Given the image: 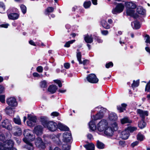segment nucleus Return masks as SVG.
Segmentation results:
<instances>
[{"instance_id":"nucleus-1","label":"nucleus","mask_w":150,"mask_h":150,"mask_svg":"<svg viewBox=\"0 0 150 150\" xmlns=\"http://www.w3.org/2000/svg\"><path fill=\"white\" fill-rule=\"evenodd\" d=\"M31 131L29 129L24 130L23 134L25 137L23 139V141L26 144L24 147L28 150H34V147L31 142L33 141L35 136L31 134Z\"/></svg>"},{"instance_id":"nucleus-2","label":"nucleus","mask_w":150,"mask_h":150,"mask_svg":"<svg viewBox=\"0 0 150 150\" xmlns=\"http://www.w3.org/2000/svg\"><path fill=\"white\" fill-rule=\"evenodd\" d=\"M125 5L126 8V13L127 15L134 18L138 17V15L134 13L135 9L137 7L135 3L131 1L126 2L125 3Z\"/></svg>"},{"instance_id":"nucleus-3","label":"nucleus","mask_w":150,"mask_h":150,"mask_svg":"<svg viewBox=\"0 0 150 150\" xmlns=\"http://www.w3.org/2000/svg\"><path fill=\"white\" fill-rule=\"evenodd\" d=\"M13 142L11 140H6L5 142H0V150H17L13 147Z\"/></svg>"},{"instance_id":"nucleus-4","label":"nucleus","mask_w":150,"mask_h":150,"mask_svg":"<svg viewBox=\"0 0 150 150\" xmlns=\"http://www.w3.org/2000/svg\"><path fill=\"white\" fill-rule=\"evenodd\" d=\"M111 127H108L104 131V134L107 137H111L114 132L117 129V124L116 122H114L111 125Z\"/></svg>"},{"instance_id":"nucleus-5","label":"nucleus","mask_w":150,"mask_h":150,"mask_svg":"<svg viewBox=\"0 0 150 150\" xmlns=\"http://www.w3.org/2000/svg\"><path fill=\"white\" fill-rule=\"evenodd\" d=\"M97 109H100V111L96 115L93 116V118L92 120L94 121L103 118V117L105 112L106 109L101 107L100 106H99L96 107L95 108V110L97 111Z\"/></svg>"},{"instance_id":"nucleus-6","label":"nucleus","mask_w":150,"mask_h":150,"mask_svg":"<svg viewBox=\"0 0 150 150\" xmlns=\"http://www.w3.org/2000/svg\"><path fill=\"white\" fill-rule=\"evenodd\" d=\"M108 123L106 120H101L97 124V127L98 130L102 132L108 127Z\"/></svg>"},{"instance_id":"nucleus-7","label":"nucleus","mask_w":150,"mask_h":150,"mask_svg":"<svg viewBox=\"0 0 150 150\" xmlns=\"http://www.w3.org/2000/svg\"><path fill=\"white\" fill-rule=\"evenodd\" d=\"M124 8V4L122 3L118 4L115 8L112 10V13L113 14H117L120 13L123 11Z\"/></svg>"},{"instance_id":"nucleus-8","label":"nucleus","mask_w":150,"mask_h":150,"mask_svg":"<svg viewBox=\"0 0 150 150\" xmlns=\"http://www.w3.org/2000/svg\"><path fill=\"white\" fill-rule=\"evenodd\" d=\"M86 79L88 82L92 83H96L99 81L95 74H89L86 77Z\"/></svg>"},{"instance_id":"nucleus-9","label":"nucleus","mask_w":150,"mask_h":150,"mask_svg":"<svg viewBox=\"0 0 150 150\" xmlns=\"http://www.w3.org/2000/svg\"><path fill=\"white\" fill-rule=\"evenodd\" d=\"M48 130L52 132L56 131L57 128V124L53 121H49L47 126H46Z\"/></svg>"},{"instance_id":"nucleus-10","label":"nucleus","mask_w":150,"mask_h":150,"mask_svg":"<svg viewBox=\"0 0 150 150\" xmlns=\"http://www.w3.org/2000/svg\"><path fill=\"white\" fill-rule=\"evenodd\" d=\"M6 102L9 106L12 107H16L18 105L16 100L14 97L8 98L6 99Z\"/></svg>"},{"instance_id":"nucleus-11","label":"nucleus","mask_w":150,"mask_h":150,"mask_svg":"<svg viewBox=\"0 0 150 150\" xmlns=\"http://www.w3.org/2000/svg\"><path fill=\"white\" fill-rule=\"evenodd\" d=\"M35 144L36 146L40 149H44L45 148L44 143L40 137H38L35 139Z\"/></svg>"},{"instance_id":"nucleus-12","label":"nucleus","mask_w":150,"mask_h":150,"mask_svg":"<svg viewBox=\"0 0 150 150\" xmlns=\"http://www.w3.org/2000/svg\"><path fill=\"white\" fill-rule=\"evenodd\" d=\"M62 140L65 142H68L71 140V134L69 132H65L63 134Z\"/></svg>"},{"instance_id":"nucleus-13","label":"nucleus","mask_w":150,"mask_h":150,"mask_svg":"<svg viewBox=\"0 0 150 150\" xmlns=\"http://www.w3.org/2000/svg\"><path fill=\"white\" fill-rule=\"evenodd\" d=\"M2 126L3 127H4L9 130H10L12 129V127L9 121L6 119L2 122Z\"/></svg>"},{"instance_id":"nucleus-14","label":"nucleus","mask_w":150,"mask_h":150,"mask_svg":"<svg viewBox=\"0 0 150 150\" xmlns=\"http://www.w3.org/2000/svg\"><path fill=\"white\" fill-rule=\"evenodd\" d=\"M137 113L139 114L142 120H144L146 116L148 115V112L147 111L143 110L140 109H138L137 111Z\"/></svg>"},{"instance_id":"nucleus-15","label":"nucleus","mask_w":150,"mask_h":150,"mask_svg":"<svg viewBox=\"0 0 150 150\" xmlns=\"http://www.w3.org/2000/svg\"><path fill=\"white\" fill-rule=\"evenodd\" d=\"M42 127L41 126H37L35 127L33 131L34 133L38 135L42 134Z\"/></svg>"},{"instance_id":"nucleus-16","label":"nucleus","mask_w":150,"mask_h":150,"mask_svg":"<svg viewBox=\"0 0 150 150\" xmlns=\"http://www.w3.org/2000/svg\"><path fill=\"white\" fill-rule=\"evenodd\" d=\"M129 136V132L125 129L124 131H122L121 133V137L124 139H126L128 138Z\"/></svg>"},{"instance_id":"nucleus-17","label":"nucleus","mask_w":150,"mask_h":150,"mask_svg":"<svg viewBox=\"0 0 150 150\" xmlns=\"http://www.w3.org/2000/svg\"><path fill=\"white\" fill-rule=\"evenodd\" d=\"M19 16V14L17 13H11L8 15L9 19L11 20H15L17 19Z\"/></svg>"},{"instance_id":"nucleus-18","label":"nucleus","mask_w":150,"mask_h":150,"mask_svg":"<svg viewBox=\"0 0 150 150\" xmlns=\"http://www.w3.org/2000/svg\"><path fill=\"white\" fill-rule=\"evenodd\" d=\"M117 115L114 113H110L109 115V119L110 121H113V123L116 122L115 121L117 120Z\"/></svg>"},{"instance_id":"nucleus-19","label":"nucleus","mask_w":150,"mask_h":150,"mask_svg":"<svg viewBox=\"0 0 150 150\" xmlns=\"http://www.w3.org/2000/svg\"><path fill=\"white\" fill-rule=\"evenodd\" d=\"M40 119L42 124L44 127H46L49 122L48 117L46 116H42L41 117Z\"/></svg>"},{"instance_id":"nucleus-20","label":"nucleus","mask_w":150,"mask_h":150,"mask_svg":"<svg viewBox=\"0 0 150 150\" xmlns=\"http://www.w3.org/2000/svg\"><path fill=\"white\" fill-rule=\"evenodd\" d=\"M57 127L61 130L67 131L69 130V128L67 127L60 122L58 123Z\"/></svg>"},{"instance_id":"nucleus-21","label":"nucleus","mask_w":150,"mask_h":150,"mask_svg":"<svg viewBox=\"0 0 150 150\" xmlns=\"http://www.w3.org/2000/svg\"><path fill=\"white\" fill-rule=\"evenodd\" d=\"M57 89V86L54 85L50 86L48 89V91L51 93H53L55 92Z\"/></svg>"},{"instance_id":"nucleus-22","label":"nucleus","mask_w":150,"mask_h":150,"mask_svg":"<svg viewBox=\"0 0 150 150\" xmlns=\"http://www.w3.org/2000/svg\"><path fill=\"white\" fill-rule=\"evenodd\" d=\"M131 25L133 29H137L141 27L140 23L137 21H135L132 23Z\"/></svg>"},{"instance_id":"nucleus-23","label":"nucleus","mask_w":150,"mask_h":150,"mask_svg":"<svg viewBox=\"0 0 150 150\" xmlns=\"http://www.w3.org/2000/svg\"><path fill=\"white\" fill-rule=\"evenodd\" d=\"M89 126L90 129L92 131H94L96 129V126L95 124L94 120H92L89 123Z\"/></svg>"},{"instance_id":"nucleus-24","label":"nucleus","mask_w":150,"mask_h":150,"mask_svg":"<svg viewBox=\"0 0 150 150\" xmlns=\"http://www.w3.org/2000/svg\"><path fill=\"white\" fill-rule=\"evenodd\" d=\"M101 24L102 26L106 29H108L110 28V25L108 24L107 21L104 20H102L101 21Z\"/></svg>"},{"instance_id":"nucleus-25","label":"nucleus","mask_w":150,"mask_h":150,"mask_svg":"<svg viewBox=\"0 0 150 150\" xmlns=\"http://www.w3.org/2000/svg\"><path fill=\"white\" fill-rule=\"evenodd\" d=\"M127 105L125 103H122L121 104V106H117V109L120 112H123L124 110H125Z\"/></svg>"},{"instance_id":"nucleus-26","label":"nucleus","mask_w":150,"mask_h":150,"mask_svg":"<svg viewBox=\"0 0 150 150\" xmlns=\"http://www.w3.org/2000/svg\"><path fill=\"white\" fill-rule=\"evenodd\" d=\"M137 11L139 14L143 15H144L146 12L145 10L141 6L138 7L137 9Z\"/></svg>"},{"instance_id":"nucleus-27","label":"nucleus","mask_w":150,"mask_h":150,"mask_svg":"<svg viewBox=\"0 0 150 150\" xmlns=\"http://www.w3.org/2000/svg\"><path fill=\"white\" fill-rule=\"evenodd\" d=\"M5 111L6 113L8 115H10L13 113L12 108L9 106L7 107L5 110Z\"/></svg>"},{"instance_id":"nucleus-28","label":"nucleus","mask_w":150,"mask_h":150,"mask_svg":"<svg viewBox=\"0 0 150 150\" xmlns=\"http://www.w3.org/2000/svg\"><path fill=\"white\" fill-rule=\"evenodd\" d=\"M84 147L87 150H94V145L93 144L86 145Z\"/></svg>"},{"instance_id":"nucleus-29","label":"nucleus","mask_w":150,"mask_h":150,"mask_svg":"<svg viewBox=\"0 0 150 150\" xmlns=\"http://www.w3.org/2000/svg\"><path fill=\"white\" fill-rule=\"evenodd\" d=\"M121 122L122 124H124L126 123H131L132 121L130 120L128 117H125L121 120Z\"/></svg>"},{"instance_id":"nucleus-30","label":"nucleus","mask_w":150,"mask_h":150,"mask_svg":"<svg viewBox=\"0 0 150 150\" xmlns=\"http://www.w3.org/2000/svg\"><path fill=\"white\" fill-rule=\"evenodd\" d=\"M146 123L144 122V120H142L138 123V126L141 129L144 128L146 126Z\"/></svg>"},{"instance_id":"nucleus-31","label":"nucleus","mask_w":150,"mask_h":150,"mask_svg":"<svg viewBox=\"0 0 150 150\" xmlns=\"http://www.w3.org/2000/svg\"><path fill=\"white\" fill-rule=\"evenodd\" d=\"M91 5V2L90 1H86L83 3V6L85 8H88L90 7Z\"/></svg>"},{"instance_id":"nucleus-32","label":"nucleus","mask_w":150,"mask_h":150,"mask_svg":"<svg viewBox=\"0 0 150 150\" xmlns=\"http://www.w3.org/2000/svg\"><path fill=\"white\" fill-rule=\"evenodd\" d=\"M97 146L98 149H103L105 145L103 143L98 140L97 142Z\"/></svg>"},{"instance_id":"nucleus-33","label":"nucleus","mask_w":150,"mask_h":150,"mask_svg":"<svg viewBox=\"0 0 150 150\" xmlns=\"http://www.w3.org/2000/svg\"><path fill=\"white\" fill-rule=\"evenodd\" d=\"M54 10V8L53 7H49L46 9L45 13L46 14H47L49 13L53 12Z\"/></svg>"},{"instance_id":"nucleus-34","label":"nucleus","mask_w":150,"mask_h":150,"mask_svg":"<svg viewBox=\"0 0 150 150\" xmlns=\"http://www.w3.org/2000/svg\"><path fill=\"white\" fill-rule=\"evenodd\" d=\"M129 132H132L136 130L137 128L135 127L129 126L126 128Z\"/></svg>"},{"instance_id":"nucleus-35","label":"nucleus","mask_w":150,"mask_h":150,"mask_svg":"<svg viewBox=\"0 0 150 150\" xmlns=\"http://www.w3.org/2000/svg\"><path fill=\"white\" fill-rule=\"evenodd\" d=\"M76 57L79 64H82V62L81 60V55L80 52H77Z\"/></svg>"},{"instance_id":"nucleus-36","label":"nucleus","mask_w":150,"mask_h":150,"mask_svg":"<svg viewBox=\"0 0 150 150\" xmlns=\"http://www.w3.org/2000/svg\"><path fill=\"white\" fill-rule=\"evenodd\" d=\"M22 134V131L20 128H18L17 131L13 133V134L15 136H19Z\"/></svg>"},{"instance_id":"nucleus-37","label":"nucleus","mask_w":150,"mask_h":150,"mask_svg":"<svg viewBox=\"0 0 150 150\" xmlns=\"http://www.w3.org/2000/svg\"><path fill=\"white\" fill-rule=\"evenodd\" d=\"M28 118L30 121H31L35 123L36 121V118L35 117L32 116L29 114L28 115Z\"/></svg>"},{"instance_id":"nucleus-38","label":"nucleus","mask_w":150,"mask_h":150,"mask_svg":"<svg viewBox=\"0 0 150 150\" xmlns=\"http://www.w3.org/2000/svg\"><path fill=\"white\" fill-rule=\"evenodd\" d=\"M5 8L4 4L2 2H0V12L3 13Z\"/></svg>"},{"instance_id":"nucleus-39","label":"nucleus","mask_w":150,"mask_h":150,"mask_svg":"<svg viewBox=\"0 0 150 150\" xmlns=\"http://www.w3.org/2000/svg\"><path fill=\"white\" fill-rule=\"evenodd\" d=\"M70 146L67 144H63L62 146V149L63 150H70Z\"/></svg>"},{"instance_id":"nucleus-40","label":"nucleus","mask_w":150,"mask_h":150,"mask_svg":"<svg viewBox=\"0 0 150 150\" xmlns=\"http://www.w3.org/2000/svg\"><path fill=\"white\" fill-rule=\"evenodd\" d=\"M40 86L42 88H46L47 86V83L45 80L43 81L40 82Z\"/></svg>"},{"instance_id":"nucleus-41","label":"nucleus","mask_w":150,"mask_h":150,"mask_svg":"<svg viewBox=\"0 0 150 150\" xmlns=\"http://www.w3.org/2000/svg\"><path fill=\"white\" fill-rule=\"evenodd\" d=\"M21 10L23 14H25L26 12V7L24 5L22 4L20 6Z\"/></svg>"},{"instance_id":"nucleus-42","label":"nucleus","mask_w":150,"mask_h":150,"mask_svg":"<svg viewBox=\"0 0 150 150\" xmlns=\"http://www.w3.org/2000/svg\"><path fill=\"white\" fill-rule=\"evenodd\" d=\"M13 121L16 124L18 125H20L21 124V120L19 117H17L16 118H14Z\"/></svg>"},{"instance_id":"nucleus-43","label":"nucleus","mask_w":150,"mask_h":150,"mask_svg":"<svg viewBox=\"0 0 150 150\" xmlns=\"http://www.w3.org/2000/svg\"><path fill=\"white\" fill-rule=\"evenodd\" d=\"M139 84V80H138L136 81H133V83L132 85V86L133 88L137 87Z\"/></svg>"},{"instance_id":"nucleus-44","label":"nucleus","mask_w":150,"mask_h":150,"mask_svg":"<svg viewBox=\"0 0 150 150\" xmlns=\"http://www.w3.org/2000/svg\"><path fill=\"white\" fill-rule=\"evenodd\" d=\"M75 41V40H72L67 42L64 45V46L67 47H69L70 46V44L73 43Z\"/></svg>"},{"instance_id":"nucleus-45","label":"nucleus","mask_w":150,"mask_h":150,"mask_svg":"<svg viewBox=\"0 0 150 150\" xmlns=\"http://www.w3.org/2000/svg\"><path fill=\"white\" fill-rule=\"evenodd\" d=\"M144 137V136L140 133H138L137 137V139L140 141L143 140Z\"/></svg>"},{"instance_id":"nucleus-46","label":"nucleus","mask_w":150,"mask_h":150,"mask_svg":"<svg viewBox=\"0 0 150 150\" xmlns=\"http://www.w3.org/2000/svg\"><path fill=\"white\" fill-rule=\"evenodd\" d=\"M36 70L39 73H42L43 71V68L42 66H39L37 67Z\"/></svg>"},{"instance_id":"nucleus-47","label":"nucleus","mask_w":150,"mask_h":150,"mask_svg":"<svg viewBox=\"0 0 150 150\" xmlns=\"http://www.w3.org/2000/svg\"><path fill=\"white\" fill-rule=\"evenodd\" d=\"M27 123L28 126L30 127H32L34 125L35 123L29 120L27 121Z\"/></svg>"},{"instance_id":"nucleus-48","label":"nucleus","mask_w":150,"mask_h":150,"mask_svg":"<svg viewBox=\"0 0 150 150\" xmlns=\"http://www.w3.org/2000/svg\"><path fill=\"white\" fill-rule=\"evenodd\" d=\"M0 101L2 103H4L5 102V96L4 95L0 96Z\"/></svg>"},{"instance_id":"nucleus-49","label":"nucleus","mask_w":150,"mask_h":150,"mask_svg":"<svg viewBox=\"0 0 150 150\" xmlns=\"http://www.w3.org/2000/svg\"><path fill=\"white\" fill-rule=\"evenodd\" d=\"M85 40L87 43H91L93 41L92 38H85Z\"/></svg>"},{"instance_id":"nucleus-50","label":"nucleus","mask_w":150,"mask_h":150,"mask_svg":"<svg viewBox=\"0 0 150 150\" xmlns=\"http://www.w3.org/2000/svg\"><path fill=\"white\" fill-rule=\"evenodd\" d=\"M113 66V64L112 62H110L106 64L105 67L107 68H108Z\"/></svg>"},{"instance_id":"nucleus-51","label":"nucleus","mask_w":150,"mask_h":150,"mask_svg":"<svg viewBox=\"0 0 150 150\" xmlns=\"http://www.w3.org/2000/svg\"><path fill=\"white\" fill-rule=\"evenodd\" d=\"M54 82L58 84V86L59 87H62V85L61 82L60 81L58 80H55L54 81Z\"/></svg>"},{"instance_id":"nucleus-52","label":"nucleus","mask_w":150,"mask_h":150,"mask_svg":"<svg viewBox=\"0 0 150 150\" xmlns=\"http://www.w3.org/2000/svg\"><path fill=\"white\" fill-rule=\"evenodd\" d=\"M64 67L66 69H68L70 68V65L69 63H65L64 64Z\"/></svg>"},{"instance_id":"nucleus-53","label":"nucleus","mask_w":150,"mask_h":150,"mask_svg":"<svg viewBox=\"0 0 150 150\" xmlns=\"http://www.w3.org/2000/svg\"><path fill=\"white\" fill-rule=\"evenodd\" d=\"M9 26V24L8 23H4L0 25V27L5 28H7Z\"/></svg>"},{"instance_id":"nucleus-54","label":"nucleus","mask_w":150,"mask_h":150,"mask_svg":"<svg viewBox=\"0 0 150 150\" xmlns=\"http://www.w3.org/2000/svg\"><path fill=\"white\" fill-rule=\"evenodd\" d=\"M59 115V113L57 112H52L51 114V115L54 117L57 116Z\"/></svg>"},{"instance_id":"nucleus-55","label":"nucleus","mask_w":150,"mask_h":150,"mask_svg":"<svg viewBox=\"0 0 150 150\" xmlns=\"http://www.w3.org/2000/svg\"><path fill=\"white\" fill-rule=\"evenodd\" d=\"M101 33L102 34L104 35H107L108 33V32L107 30H104L101 31Z\"/></svg>"},{"instance_id":"nucleus-56","label":"nucleus","mask_w":150,"mask_h":150,"mask_svg":"<svg viewBox=\"0 0 150 150\" xmlns=\"http://www.w3.org/2000/svg\"><path fill=\"white\" fill-rule=\"evenodd\" d=\"M5 139V137L3 134L0 135V141L3 142Z\"/></svg>"},{"instance_id":"nucleus-57","label":"nucleus","mask_w":150,"mask_h":150,"mask_svg":"<svg viewBox=\"0 0 150 150\" xmlns=\"http://www.w3.org/2000/svg\"><path fill=\"white\" fill-rule=\"evenodd\" d=\"M4 90V87L1 85H0V94L3 93Z\"/></svg>"},{"instance_id":"nucleus-58","label":"nucleus","mask_w":150,"mask_h":150,"mask_svg":"<svg viewBox=\"0 0 150 150\" xmlns=\"http://www.w3.org/2000/svg\"><path fill=\"white\" fill-rule=\"evenodd\" d=\"M150 89V85H149L148 84H147L146 86L145 90L146 91H149Z\"/></svg>"},{"instance_id":"nucleus-59","label":"nucleus","mask_w":150,"mask_h":150,"mask_svg":"<svg viewBox=\"0 0 150 150\" xmlns=\"http://www.w3.org/2000/svg\"><path fill=\"white\" fill-rule=\"evenodd\" d=\"M89 63V61L87 60H84L83 61V62H82V63L83 64V65H87Z\"/></svg>"},{"instance_id":"nucleus-60","label":"nucleus","mask_w":150,"mask_h":150,"mask_svg":"<svg viewBox=\"0 0 150 150\" xmlns=\"http://www.w3.org/2000/svg\"><path fill=\"white\" fill-rule=\"evenodd\" d=\"M138 144V142L137 141H135L133 142L131 144V146L132 147L137 145Z\"/></svg>"},{"instance_id":"nucleus-61","label":"nucleus","mask_w":150,"mask_h":150,"mask_svg":"<svg viewBox=\"0 0 150 150\" xmlns=\"http://www.w3.org/2000/svg\"><path fill=\"white\" fill-rule=\"evenodd\" d=\"M84 36V38H92L93 37V35L90 33H88L85 35Z\"/></svg>"},{"instance_id":"nucleus-62","label":"nucleus","mask_w":150,"mask_h":150,"mask_svg":"<svg viewBox=\"0 0 150 150\" xmlns=\"http://www.w3.org/2000/svg\"><path fill=\"white\" fill-rule=\"evenodd\" d=\"M127 34H128V36H127L128 37H133L134 36V34L132 33H131V32L128 33Z\"/></svg>"},{"instance_id":"nucleus-63","label":"nucleus","mask_w":150,"mask_h":150,"mask_svg":"<svg viewBox=\"0 0 150 150\" xmlns=\"http://www.w3.org/2000/svg\"><path fill=\"white\" fill-rule=\"evenodd\" d=\"M122 34V32L121 31H118L116 34L117 36H119Z\"/></svg>"},{"instance_id":"nucleus-64","label":"nucleus","mask_w":150,"mask_h":150,"mask_svg":"<svg viewBox=\"0 0 150 150\" xmlns=\"http://www.w3.org/2000/svg\"><path fill=\"white\" fill-rule=\"evenodd\" d=\"M33 75L35 77H39L40 76L38 73L37 72H34L33 74Z\"/></svg>"}]
</instances>
